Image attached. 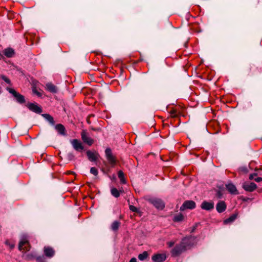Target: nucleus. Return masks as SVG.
<instances>
[{
	"mask_svg": "<svg viewBox=\"0 0 262 262\" xmlns=\"http://www.w3.org/2000/svg\"><path fill=\"white\" fill-rule=\"evenodd\" d=\"M195 243V237L192 236H186L183 238L181 242L177 244L171 250L170 253L172 256L177 257L190 249Z\"/></svg>",
	"mask_w": 262,
	"mask_h": 262,
	"instance_id": "nucleus-1",
	"label": "nucleus"
},
{
	"mask_svg": "<svg viewBox=\"0 0 262 262\" xmlns=\"http://www.w3.org/2000/svg\"><path fill=\"white\" fill-rule=\"evenodd\" d=\"M31 246L28 240L26 237L21 239L18 245V249L22 252L26 253L30 250Z\"/></svg>",
	"mask_w": 262,
	"mask_h": 262,
	"instance_id": "nucleus-2",
	"label": "nucleus"
},
{
	"mask_svg": "<svg viewBox=\"0 0 262 262\" xmlns=\"http://www.w3.org/2000/svg\"><path fill=\"white\" fill-rule=\"evenodd\" d=\"M105 156L108 163L114 167L117 163V158L113 155L112 150L110 148H107L105 150Z\"/></svg>",
	"mask_w": 262,
	"mask_h": 262,
	"instance_id": "nucleus-3",
	"label": "nucleus"
},
{
	"mask_svg": "<svg viewBox=\"0 0 262 262\" xmlns=\"http://www.w3.org/2000/svg\"><path fill=\"white\" fill-rule=\"evenodd\" d=\"M168 112L172 118H178L182 114V108L179 105H176L169 108Z\"/></svg>",
	"mask_w": 262,
	"mask_h": 262,
	"instance_id": "nucleus-4",
	"label": "nucleus"
},
{
	"mask_svg": "<svg viewBox=\"0 0 262 262\" xmlns=\"http://www.w3.org/2000/svg\"><path fill=\"white\" fill-rule=\"evenodd\" d=\"M148 202L152 204L157 209L162 210L165 207L163 201L159 198H151L148 200Z\"/></svg>",
	"mask_w": 262,
	"mask_h": 262,
	"instance_id": "nucleus-5",
	"label": "nucleus"
},
{
	"mask_svg": "<svg viewBox=\"0 0 262 262\" xmlns=\"http://www.w3.org/2000/svg\"><path fill=\"white\" fill-rule=\"evenodd\" d=\"M7 90L16 98L17 101L20 103H23L25 102V97L23 95L17 93L15 90L10 88H7Z\"/></svg>",
	"mask_w": 262,
	"mask_h": 262,
	"instance_id": "nucleus-6",
	"label": "nucleus"
},
{
	"mask_svg": "<svg viewBox=\"0 0 262 262\" xmlns=\"http://www.w3.org/2000/svg\"><path fill=\"white\" fill-rule=\"evenodd\" d=\"M73 148L78 152H82L84 150V146L82 143L78 139H73L70 141Z\"/></svg>",
	"mask_w": 262,
	"mask_h": 262,
	"instance_id": "nucleus-7",
	"label": "nucleus"
},
{
	"mask_svg": "<svg viewBox=\"0 0 262 262\" xmlns=\"http://www.w3.org/2000/svg\"><path fill=\"white\" fill-rule=\"evenodd\" d=\"M196 207L195 203L193 201H186L180 207L181 211H184L186 209H193Z\"/></svg>",
	"mask_w": 262,
	"mask_h": 262,
	"instance_id": "nucleus-8",
	"label": "nucleus"
},
{
	"mask_svg": "<svg viewBox=\"0 0 262 262\" xmlns=\"http://www.w3.org/2000/svg\"><path fill=\"white\" fill-rule=\"evenodd\" d=\"M81 136L83 142L89 146L92 145L94 143V140L88 136L85 130H83L81 132Z\"/></svg>",
	"mask_w": 262,
	"mask_h": 262,
	"instance_id": "nucleus-9",
	"label": "nucleus"
},
{
	"mask_svg": "<svg viewBox=\"0 0 262 262\" xmlns=\"http://www.w3.org/2000/svg\"><path fill=\"white\" fill-rule=\"evenodd\" d=\"M166 259V255L165 253H156L151 256L153 262H163Z\"/></svg>",
	"mask_w": 262,
	"mask_h": 262,
	"instance_id": "nucleus-10",
	"label": "nucleus"
},
{
	"mask_svg": "<svg viewBox=\"0 0 262 262\" xmlns=\"http://www.w3.org/2000/svg\"><path fill=\"white\" fill-rule=\"evenodd\" d=\"M243 188L248 192H252L257 188L256 185L253 182H245L243 184Z\"/></svg>",
	"mask_w": 262,
	"mask_h": 262,
	"instance_id": "nucleus-11",
	"label": "nucleus"
},
{
	"mask_svg": "<svg viewBox=\"0 0 262 262\" xmlns=\"http://www.w3.org/2000/svg\"><path fill=\"white\" fill-rule=\"evenodd\" d=\"M43 251L45 255L50 258L53 257L55 254L54 249L50 246H45Z\"/></svg>",
	"mask_w": 262,
	"mask_h": 262,
	"instance_id": "nucleus-12",
	"label": "nucleus"
},
{
	"mask_svg": "<svg viewBox=\"0 0 262 262\" xmlns=\"http://www.w3.org/2000/svg\"><path fill=\"white\" fill-rule=\"evenodd\" d=\"M86 155L88 159L91 162L96 161L99 157V154L96 151L88 150L86 151Z\"/></svg>",
	"mask_w": 262,
	"mask_h": 262,
	"instance_id": "nucleus-13",
	"label": "nucleus"
},
{
	"mask_svg": "<svg viewBox=\"0 0 262 262\" xmlns=\"http://www.w3.org/2000/svg\"><path fill=\"white\" fill-rule=\"evenodd\" d=\"M201 208L205 210L210 211L214 208V203L212 201L207 202L206 201H203L201 205Z\"/></svg>",
	"mask_w": 262,
	"mask_h": 262,
	"instance_id": "nucleus-14",
	"label": "nucleus"
},
{
	"mask_svg": "<svg viewBox=\"0 0 262 262\" xmlns=\"http://www.w3.org/2000/svg\"><path fill=\"white\" fill-rule=\"evenodd\" d=\"M27 106L30 111L35 113L40 114L42 112L41 108L36 104L30 103Z\"/></svg>",
	"mask_w": 262,
	"mask_h": 262,
	"instance_id": "nucleus-15",
	"label": "nucleus"
},
{
	"mask_svg": "<svg viewBox=\"0 0 262 262\" xmlns=\"http://www.w3.org/2000/svg\"><path fill=\"white\" fill-rule=\"evenodd\" d=\"M227 208L226 203L223 201H219L216 205V209L217 212L221 213L224 212Z\"/></svg>",
	"mask_w": 262,
	"mask_h": 262,
	"instance_id": "nucleus-16",
	"label": "nucleus"
},
{
	"mask_svg": "<svg viewBox=\"0 0 262 262\" xmlns=\"http://www.w3.org/2000/svg\"><path fill=\"white\" fill-rule=\"evenodd\" d=\"M226 187L228 191L231 194H238V192L235 187V186L231 183H229L227 184H226Z\"/></svg>",
	"mask_w": 262,
	"mask_h": 262,
	"instance_id": "nucleus-17",
	"label": "nucleus"
},
{
	"mask_svg": "<svg viewBox=\"0 0 262 262\" xmlns=\"http://www.w3.org/2000/svg\"><path fill=\"white\" fill-rule=\"evenodd\" d=\"M46 89L52 93H56L58 91L56 86L51 82L47 83L46 84Z\"/></svg>",
	"mask_w": 262,
	"mask_h": 262,
	"instance_id": "nucleus-18",
	"label": "nucleus"
},
{
	"mask_svg": "<svg viewBox=\"0 0 262 262\" xmlns=\"http://www.w3.org/2000/svg\"><path fill=\"white\" fill-rule=\"evenodd\" d=\"M55 129L61 135L65 136L66 135V129L62 124H57L55 125Z\"/></svg>",
	"mask_w": 262,
	"mask_h": 262,
	"instance_id": "nucleus-19",
	"label": "nucleus"
},
{
	"mask_svg": "<svg viewBox=\"0 0 262 262\" xmlns=\"http://www.w3.org/2000/svg\"><path fill=\"white\" fill-rule=\"evenodd\" d=\"M14 50L11 48L5 49L4 51V55L8 58L13 57L14 55Z\"/></svg>",
	"mask_w": 262,
	"mask_h": 262,
	"instance_id": "nucleus-20",
	"label": "nucleus"
},
{
	"mask_svg": "<svg viewBox=\"0 0 262 262\" xmlns=\"http://www.w3.org/2000/svg\"><path fill=\"white\" fill-rule=\"evenodd\" d=\"M237 218V214H233L231 215L229 218L225 219L224 221V224L225 225H227L228 224H230L234 222L235 219Z\"/></svg>",
	"mask_w": 262,
	"mask_h": 262,
	"instance_id": "nucleus-21",
	"label": "nucleus"
},
{
	"mask_svg": "<svg viewBox=\"0 0 262 262\" xmlns=\"http://www.w3.org/2000/svg\"><path fill=\"white\" fill-rule=\"evenodd\" d=\"M32 92L33 94H35L39 97H41L43 94V91L40 89L39 90H38L35 85L32 86Z\"/></svg>",
	"mask_w": 262,
	"mask_h": 262,
	"instance_id": "nucleus-22",
	"label": "nucleus"
},
{
	"mask_svg": "<svg viewBox=\"0 0 262 262\" xmlns=\"http://www.w3.org/2000/svg\"><path fill=\"white\" fill-rule=\"evenodd\" d=\"M149 257V254L147 251H144L143 253L138 255V258L141 261L146 260Z\"/></svg>",
	"mask_w": 262,
	"mask_h": 262,
	"instance_id": "nucleus-23",
	"label": "nucleus"
},
{
	"mask_svg": "<svg viewBox=\"0 0 262 262\" xmlns=\"http://www.w3.org/2000/svg\"><path fill=\"white\" fill-rule=\"evenodd\" d=\"M118 177L120 180V183L122 184H126V181L124 178V173L122 170H119L118 172Z\"/></svg>",
	"mask_w": 262,
	"mask_h": 262,
	"instance_id": "nucleus-24",
	"label": "nucleus"
},
{
	"mask_svg": "<svg viewBox=\"0 0 262 262\" xmlns=\"http://www.w3.org/2000/svg\"><path fill=\"white\" fill-rule=\"evenodd\" d=\"M42 116L44 117V118L49 121L52 125L55 124V121L54 120L53 117L51 116L50 114H43Z\"/></svg>",
	"mask_w": 262,
	"mask_h": 262,
	"instance_id": "nucleus-25",
	"label": "nucleus"
},
{
	"mask_svg": "<svg viewBox=\"0 0 262 262\" xmlns=\"http://www.w3.org/2000/svg\"><path fill=\"white\" fill-rule=\"evenodd\" d=\"M184 216L182 213H179L174 216L173 221L174 222H181L184 220Z\"/></svg>",
	"mask_w": 262,
	"mask_h": 262,
	"instance_id": "nucleus-26",
	"label": "nucleus"
},
{
	"mask_svg": "<svg viewBox=\"0 0 262 262\" xmlns=\"http://www.w3.org/2000/svg\"><path fill=\"white\" fill-rule=\"evenodd\" d=\"M111 192L112 195L117 198L120 196L121 191H119L116 188H113L111 189Z\"/></svg>",
	"mask_w": 262,
	"mask_h": 262,
	"instance_id": "nucleus-27",
	"label": "nucleus"
},
{
	"mask_svg": "<svg viewBox=\"0 0 262 262\" xmlns=\"http://www.w3.org/2000/svg\"><path fill=\"white\" fill-rule=\"evenodd\" d=\"M257 175V174L256 173H253L250 174L249 175V179L251 180L254 179V181H256V182H259L262 181V178H261V177H257V178L254 179V177H256Z\"/></svg>",
	"mask_w": 262,
	"mask_h": 262,
	"instance_id": "nucleus-28",
	"label": "nucleus"
},
{
	"mask_svg": "<svg viewBox=\"0 0 262 262\" xmlns=\"http://www.w3.org/2000/svg\"><path fill=\"white\" fill-rule=\"evenodd\" d=\"M24 258L26 260H31L36 258L34 254L32 253H28L24 255Z\"/></svg>",
	"mask_w": 262,
	"mask_h": 262,
	"instance_id": "nucleus-29",
	"label": "nucleus"
},
{
	"mask_svg": "<svg viewBox=\"0 0 262 262\" xmlns=\"http://www.w3.org/2000/svg\"><path fill=\"white\" fill-rule=\"evenodd\" d=\"M120 225V223L119 222L117 221H114L111 225V228L113 231H117Z\"/></svg>",
	"mask_w": 262,
	"mask_h": 262,
	"instance_id": "nucleus-30",
	"label": "nucleus"
},
{
	"mask_svg": "<svg viewBox=\"0 0 262 262\" xmlns=\"http://www.w3.org/2000/svg\"><path fill=\"white\" fill-rule=\"evenodd\" d=\"M5 244L8 245L11 249H12L15 247V244L13 242H11L9 240L6 241Z\"/></svg>",
	"mask_w": 262,
	"mask_h": 262,
	"instance_id": "nucleus-31",
	"label": "nucleus"
},
{
	"mask_svg": "<svg viewBox=\"0 0 262 262\" xmlns=\"http://www.w3.org/2000/svg\"><path fill=\"white\" fill-rule=\"evenodd\" d=\"M35 259L37 262H46V259L43 256H36Z\"/></svg>",
	"mask_w": 262,
	"mask_h": 262,
	"instance_id": "nucleus-32",
	"label": "nucleus"
},
{
	"mask_svg": "<svg viewBox=\"0 0 262 262\" xmlns=\"http://www.w3.org/2000/svg\"><path fill=\"white\" fill-rule=\"evenodd\" d=\"M90 172L92 174H94V176H97L98 173V170L95 167H92L91 168Z\"/></svg>",
	"mask_w": 262,
	"mask_h": 262,
	"instance_id": "nucleus-33",
	"label": "nucleus"
},
{
	"mask_svg": "<svg viewBox=\"0 0 262 262\" xmlns=\"http://www.w3.org/2000/svg\"><path fill=\"white\" fill-rule=\"evenodd\" d=\"M129 209L134 212H138V209L136 207L133 206V205H129Z\"/></svg>",
	"mask_w": 262,
	"mask_h": 262,
	"instance_id": "nucleus-34",
	"label": "nucleus"
},
{
	"mask_svg": "<svg viewBox=\"0 0 262 262\" xmlns=\"http://www.w3.org/2000/svg\"><path fill=\"white\" fill-rule=\"evenodd\" d=\"M2 78L7 83H8V84L11 83V81H10V79L9 78H8L7 77H6L5 76H2Z\"/></svg>",
	"mask_w": 262,
	"mask_h": 262,
	"instance_id": "nucleus-35",
	"label": "nucleus"
},
{
	"mask_svg": "<svg viewBox=\"0 0 262 262\" xmlns=\"http://www.w3.org/2000/svg\"><path fill=\"white\" fill-rule=\"evenodd\" d=\"M222 194L221 192L219 190L217 191L216 193V196L217 197V198L220 199L222 198Z\"/></svg>",
	"mask_w": 262,
	"mask_h": 262,
	"instance_id": "nucleus-36",
	"label": "nucleus"
},
{
	"mask_svg": "<svg viewBox=\"0 0 262 262\" xmlns=\"http://www.w3.org/2000/svg\"><path fill=\"white\" fill-rule=\"evenodd\" d=\"M174 242H169L167 243V245L169 248L172 247L174 245Z\"/></svg>",
	"mask_w": 262,
	"mask_h": 262,
	"instance_id": "nucleus-37",
	"label": "nucleus"
},
{
	"mask_svg": "<svg viewBox=\"0 0 262 262\" xmlns=\"http://www.w3.org/2000/svg\"><path fill=\"white\" fill-rule=\"evenodd\" d=\"M129 262H137V259L135 257H133L129 260Z\"/></svg>",
	"mask_w": 262,
	"mask_h": 262,
	"instance_id": "nucleus-38",
	"label": "nucleus"
},
{
	"mask_svg": "<svg viewBox=\"0 0 262 262\" xmlns=\"http://www.w3.org/2000/svg\"><path fill=\"white\" fill-rule=\"evenodd\" d=\"M142 60H143V59L141 58H140V59L139 60H138L137 61H136L135 62L136 63H138L140 61H142Z\"/></svg>",
	"mask_w": 262,
	"mask_h": 262,
	"instance_id": "nucleus-39",
	"label": "nucleus"
}]
</instances>
